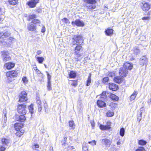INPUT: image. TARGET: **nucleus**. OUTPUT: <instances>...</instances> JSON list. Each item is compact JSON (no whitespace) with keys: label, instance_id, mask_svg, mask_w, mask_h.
Listing matches in <instances>:
<instances>
[{"label":"nucleus","instance_id":"obj_1","mask_svg":"<svg viewBox=\"0 0 151 151\" xmlns=\"http://www.w3.org/2000/svg\"><path fill=\"white\" fill-rule=\"evenodd\" d=\"M18 75V73L17 71L12 70L7 72L6 73V76L7 78V80L9 82H12L13 78L16 77Z\"/></svg>","mask_w":151,"mask_h":151},{"label":"nucleus","instance_id":"obj_2","mask_svg":"<svg viewBox=\"0 0 151 151\" xmlns=\"http://www.w3.org/2000/svg\"><path fill=\"white\" fill-rule=\"evenodd\" d=\"M26 105L25 104H19L17 108V111L20 114H25L27 112Z\"/></svg>","mask_w":151,"mask_h":151},{"label":"nucleus","instance_id":"obj_3","mask_svg":"<svg viewBox=\"0 0 151 151\" xmlns=\"http://www.w3.org/2000/svg\"><path fill=\"white\" fill-rule=\"evenodd\" d=\"M73 39L74 40V44H75V42L78 44H81L83 42V39L81 35H75L73 37Z\"/></svg>","mask_w":151,"mask_h":151},{"label":"nucleus","instance_id":"obj_4","mask_svg":"<svg viewBox=\"0 0 151 151\" xmlns=\"http://www.w3.org/2000/svg\"><path fill=\"white\" fill-rule=\"evenodd\" d=\"M84 2L88 4L92 5H87L86 7L89 9H94L96 7V6L93 5L96 3V0H84Z\"/></svg>","mask_w":151,"mask_h":151},{"label":"nucleus","instance_id":"obj_5","mask_svg":"<svg viewBox=\"0 0 151 151\" xmlns=\"http://www.w3.org/2000/svg\"><path fill=\"white\" fill-rule=\"evenodd\" d=\"M27 95V93L25 91H22L19 94V101L22 102L26 101L28 99Z\"/></svg>","mask_w":151,"mask_h":151},{"label":"nucleus","instance_id":"obj_6","mask_svg":"<svg viewBox=\"0 0 151 151\" xmlns=\"http://www.w3.org/2000/svg\"><path fill=\"white\" fill-rule=\"evenodd\" d=\"M10 35V33L8 31L4 33H0V44H3L4 40L1 38H6L9 37Z\"/></svg>","mask_w":151,"mask_h":151},{"label":"nucleus","instance_id":"obj_7","mask_svg":"<svg viewBox=\"0 0 151 151\" xmlns=\"http://www.w3.org/2000/svg\"><path fill=\"white\" fill-rule=\"evenodd\" d=\"M148 62V59L145 56H142L141 57L139 61V64L142 66H143L145 65L146 66L147 65Z\"/></svg>","mask_w":151,"mask_h":151},{"label":"nucleus","instance_id":"obj_8","mask_svg":"<svg viewBox=\"0 0 151 151\" xmlns=\"http://www.w3.org/2000/svg\"><path fill=\"white\" fill-rule=\"evenodd\" d=\"M71 24L73 26L76 25L78 27H83L84 25L83 22L79 19L76 20L74 22H72Z\"/></svg>","mask_w":151,"mask_h":151},{"label":"nucleus","instance_id":"obj_9","mask_svg":"<svg viewBox=\"0 0 151 151\" xmlns=\"http://www.w3.org/2000/svg\"><path fill=\"white\" fill-rule=\"evenodd\" d=\"M128 70L123 66L121 67L119 70V73L120 76L122 77L127 76Z\"/></svg>","mask_w":151,"mask_h":151},{"label":"nucleus","instance_id":"obj_10","mask_svg":"<svg viewBox=\"0 0 151 151\" xmlns=\"http://www.w3.org/2000/svg\"><path fill=\"white\" fill-rule=\"evenodd\" d=\"M102 143L106 147H110L111 143V142L110 139L105 138L102 139Z\"/></svg>","mask_w":151,"mask_h":151},{"label":"nucleus","instance_id":"obj_11","mask_svg":"<svg viewBox=\"0 0 151 151\" xmlns=\"http://www.w3.org/2000/svg\"><path fill=\"white\" fill-rule=\"evenodd\" d=\"M39 0H30L27 2V4L30 7H34L39 2Z\"/></svg>","mask_w":151,"mask_h":151},{"label":"nucleus","instance_id":"obj_12","mask_svg":"<svg viewBox=\"0 0 151 151\" xmlns=\"http://www.w3.org/2000/svg\"><path fill=\"white\" fill-rule=\"evenodd\" d=\"M2 56L4 61L6 62L10 60L11 58L9 53L6 52H2Z\"/></svg>","mask_w":151,"mask_h":151},{"label":"nucleus","instance_id":"obj_13","mask_svg":"<svg viewBox=\"0 0 151 151\" xmlns=\"http://www.w3.org/2000/svg\"><path fill=\"white\" fill-rule=\"evenodd\" d=\"M111 123L110 122H107V124L106 125H104L101 124L100 125V129L102 130H108L111 128L110 126L111 125Z\"/></svg>","mask_w":151,"mask_h":151},{"label":"nucleus","instance_id":"obj_14","mask_svg":"<svg viewBox=\"0 0 151 151\" xmlns=\"http://www.w3.org/2000/svg\"><path fill=\"white\" fill-rule=\"evenodd\" d=\"M142 8L144 11H148L150 8V6L147 3H145V2L142 3Z\"/></svg>","mask_w":151,"mask_h":151},{"label":"nucleus","instance_id":"obj_15","mask_svg":"<svg viewBox=\"0 0 151 151\" xmlns=\"http://www.w3.org/2000/svg\"><path fill=\"white\" fill-rule=\"evenodd\" d=\"M1 143L3 145L7 147L10 143V140L8 139L3 138L1 139Z\"/></svg>","mask_w":151,"mask_h":151},{"label":"nucleus","instance_id":"obj_16","mask_svg":"<svg viewBox=\"0 0 151 151\" xmlns=\"http://www.w3.org/2000/svg\"><path fill=\"white\" fill-rule=\"evenodd\" d=\"M114 80L116 83L120 84L123 81L124 78L121 76H118L114 77Z\"/></svg>","mask_w":151,"mask_h":151},{"label":"nucleus","instance_id":"obj_17","mask_svg":"<svg viewBox=\"0 0 151 151\" xmlns=\"http://www.w3.org/2000/svg\"><path fill=\"white\" fill-rule=\"evenodd\" d=\"M102 99L98 100L97 101V104L100 108H103L106 106V104Z\"/></svg>","mask_w":151,"mask_h":151},{"label":"nucleus","instance_id":"obj_18","mask_svg":"<svg viewBox=\"0 0 151 151\" xmlns=\"http://www.w3.org/2000/svg\"><path fill=\"white\" fill-rule=\"evenodd\" d=\"M23 125L22 123H16L14 125V128L17 131H19L23 127Z\"/></svg>","mask_w":151,"mask_h":151},{"label":"nucleus","instance_id":"obj_19","mask_svg":"<svg viewBox=\"0 0 151 151\" xmlns=\"http://www.w3.org/2000/svg\"><path fill=\"white\" fill-rule=\"evenodd\" d=\"M15 65L14 63L8 62L4 64V67L8 69H10L13 68Z\"/></svg>","mask_w":151,"mask_h":151},{"label":"nucleus","instance_id":"obj_20","mask_svg":"<svg viewBox=\"0 0 151 151\" xmlns=\"http://www.w3.org/2000/svg\"><path fill=\"white\" fill-rule=\"evenodd\" d=\"M127 70H131L133 68V65L132 63H130L127 62H126L123 66Z\"/></svg>","mask_w":151,"mask_h":151},{"label":"nucleus","instance_id":"obj_21","mask_svg":"<svg viewBox=\"0 0 151 151\" xmlns=\"http://www.w3.org/2000/svg\"><path fill=\"white\" fill-rule=\"evenodd\" d=\"M109 88L113 91H115L118 89V86L115 84L112 83H109Z\"/></svg>","mask_w":151,"mask_h":151},{"label":"nucleus","instance_id":"obj_22","mask_svg":"<svg viewBox=\"0 0 151 151\" xmlns=\"http://www.w3.org/2000/svg\"><path fill=\"white\" fill-rule=\"evenodd\" d=\"M27 28L28 30L31 31H35L36 29V27L35 26L32 24H29L28 25Z\"/></svg>","mask_w":151,"mask_h":151},{"label":"nucleus","instance_id":"obj_23","mask_svg":"<svg viewBox=\"0 0 151 151\" xmlns=\"http://www.w3.org/2000/svg\"><path fill=\"white\" fill-rule=\"evenodd\" d=\"M82 49L81 44H77L74 50V52L80 53V52Z\"/></svg>","mask_w":151,"mask_h":151},{"label":"nucleus","instance_id":"obj_24","mask_svg":"<svg viewBox=\"0 0 151 151\" xmlns=\"http://www.w3.org/2000/svg\"><path fill=\"white\" fill-rule=\"evenodd\" d=\"M75 56L74 59L76 60H80V57L82 55V54L81 53L74 52Z\"/></svg>","mask_w":151,"mask_h":151},{"label":"nucleus","instance_id":"obj_25","mask_svg":"<svg viewBox=\"0 0 151 151\" xmlns=\"http://www.w3.org/2000/svg\"><path fill=\"white\" fill-rule=\"evenodd\" d=\"M132 51L134 52V54L135 55H137V54H139L140 52L139 47L137 46L134 47Z\"/></svg>","mask_w":151,"mask_h":151},{"label":"nucleus","instance_id":"obj_26","mask_svg":"<svg viewBox=\"0 0 151 151\" xmlns=\"http://www.w3.org/2000/svg\"><path fill=\"white\" fill-rule=\"evenodd\" d=\"M137 94L138 93L136 91H134L133 92L130 97V100L131 101H132L135 99Z\"/></svg>","mask_w":151,"mask_h":151},{"label":"nucleus","instance_id":"obj_27","mask_svg":"<svg viewBox=\"0 0 151 151\" xmlns=\"http://www.w3.org/2000/svg\"><path fill=\"white\" fill-rule=\"evenodd\" d=\"M69 123L70 127V129L71 130H73L75 128V124L73 121V120L70 121Z\"/></svg>","mask_w":151,"mask_h":151},{"label":"nucleus","instance_id":"obj_28","mask_svg":"<svg viewBox=\"0 0 151 151\" xmlns=\"http://www.w3.org/2000/svg\"><path fill=\"white\" fill-rule=\"evenodd\" d=\"M91 73H90L89 74L88 76V77L87 80L86 81V86H90V83L91 81Z\"/></svg>","mask_w":151,"mask_h":151},{"label":"nucleus","instance_id":"obj_29","mask_svg":"<svg viewBox=\"0 0 151 151\" xmlns=\"http://www.w3.org/2000/svg\"><path fill=\"white\" fill-rule=\"evenodd\" d=\"M110 97L111 99L114 101H117L119 99L118 96L114 94H111L110 95Z\"/></svg>","mask_w":151,"mask_h":151},{"label":"nucleus","instance_id":"obj_30","mask_svg":"<svg viewBox=\"0 0 151 151\" xmlns=\"http://www.w3.org/2000/svg\"><path fill=\"white\" fill-rule=\"evenodd\" d=\"M106 35L108 36L111 35L113 33V30L112 29H107L105 31Z\"/></svg>","mask_w":151,"mask_h":151},{"label":"nucleus","instance_id":"obj_31","mask_svg":"<svg viewBox=\"0 0 151 151\" xmlns=\"http://www.w3.org/2000/svg\"><path fill=\"white\" fill-rule=\"evenodd\" d=\"M76 76V73L75 71H71L69 74V76L70 78H74Z\"/></svg>","mask_w":151,"mask_h":151},{"label":"nucleus","instance_id":"obj_32","mask_svg":"<svg viewBox=\"0 0 151 151\" xmlns=\"http://www.w3.org/2000/svg\"><path fill=\"white\" fill-rule=\"evenodd\" d=\"M106 92L105 91L103 92L102 93L101 95V97L100 99H102V100H104L106 98Z\"/></svg>","mask_w":151,"mask_h":151},{"label":"nucleus","instance_id":"obj_33","mask_svg":"<svg viewBox=\"0 0 151 151\" xmlns=\"http://www.w3.org/2000/svg\"><path fill=\"white\" fill-rule=\"evenodd\" d=\"M35 58L40 63H42L44 60V58L42 57H38L36 56Z\"/></svg>","mask_w":151,"mask_h":151},{"label":"nucleus","instance_id":"obj_34","mask_svg":"<svg viewBox=\"0 0 151 151\" xmlns=\"http://www.w3.org/2000/svg\"><path fill=\"white\" fill-rule=\"evenodd\" d=\"M17 1V0H9V4L12 5H16Z\"/></svg>","mask_w":151,"mask_h":151},{"label":"nucleus","instance_id":"obj_35","mask_svg":"<svg viewBox=\"0 0 151 151\" xmlns=\"http://www.w3.org/2000/svg\"><path fill=\"white\" fill-rule=\"evenodd\" d=\"M106 115L108 117H110L114 115V113L112 111H109L107 112Z\"/></svg>","mask_w":151,"mask_h":151},{"label":"nucleus","instance_id":"obj_36","mask_svg":"<svg viewBox=\"0 0 151 151\" xmlns=\"http://www.w3.org/2000/svg\"><path fill=\"white\" fill-rule=\"evenodd\" d=\"M24 114H22L20 116V122H23L24 121L26 118L25 116H24Z\"/></svg>","mask_w":151,"mask_h":151},{"label":"nucleus","instance_id":"obj_37","mask_svg":"<svg viewBox=\"0 0 151 151\" xmlns=\"http://www.w3.org/2000/svg\"><path fill=\"white\" fill-rule=\"evenodd\" d=\"M125 130L124 129L122 128L120 129V134L122 137H123L124 134Z\"/></svg>","mask_w":151,"mask_h":151},{"label":"nucleus","instance_id":"obj_38","mask_svg":"<svg viewBox=\"0 0 151 151\" xmlns=\"http://www.w3.org/2000/svg\"><path fill=\"white\" fill-rule=\"evenodd\" d=\"M147 143V142L144 140H140L139 141V144L143 145H146Z\"/></svg>","mask_w":151,"mask_h":151},{"label":"nucleus","instance_id":"obj_39","mask_svg":"<svg viewBox=\"0 0 151 151\" xmlns=\"http://www.w3.org/2000/svg\"><path fill=\"white\" fill-rule=\"evenodd\" d=\"M7 147L3 145H0V151H4Z\"/></svg>","mask_w":151,"mask_h":151},{"label":"nucleus","instance_id":"obj_40","mask_svg":"<svg viewBox=\"0 0 151 151\" xmlns=\"http://www.w3.org/2000/svg\"><path fill=\"white\" fill-rule=\"evenodd\" d=\"M62 22H64L66 24H69L70 22L69 20L66 18H64L62 19Z\"/></svg>","mask_w":151,"mask_h":151},{"label":"nucleus","instance_id":"obj_41","mask_svg":"<svg viewBox=\"0 0 151 151\" xmlns=\"http://www.w3.org/2000/svg\"><path fill=\"white\" fill-rule=\"evenodd\" d=\"M70 81L71 82L70 83L72 85L75 86L77 85V82L76 81L72 80Z\"/></svg>","mask_w":151,"mask_h":151},{"label":"nucleus","instance_id":"obj_42","mask_svg":"<svg viewBox=\"0 0 151 151\" xmlns=\"http://www.w3.org/2000/svg\"><path fill=\"white\" fill-rule=\"evenodd\" d=\"M31 22L34 24H36L40 23V22L38 19H34L32 20Z\"/></svg>","mask_w":151,"mask_h":151},{"label":"nucleus","instance_id":"obj_43","mask_svg":"<svg viewBox=\"0 0 151 151\" xmlns=\"http://www.w3.org/2000/svg\"><path fill=\"white\" fill-rule=\"evenodd\" d=\"M36 17V15L35 14H32V15H30L29 16V20L30 19H34Z\"/></svg>","mask_w":151,"mask_h":151},{"label":"nucleus","instance_id":"obj_44","mask_svg":"<svg viewBox=\"0 0 151 151\" xmlns=\"http://www.w3.org/2000/svg\"><path fill=\"white\" fill-rule=\"evenodd\" d=\"M73 149L74 148L73 146H69L67 148L65 149V151H70V150H73Z\"/></svg>","mask_w":151,"mask_h":151},{"label":"nucleus","instance_id":"obj_45","mask_svg":"<svg viewBox=\"0 0 151 151\" xmlns=\"http://www.w3.org/2000/svg\"><path fill=\"white\" fill-rule=\"evenodd\" d=\"M51 85V82L49 81L47 82V89L49 91L50 90L52 89Z\"/></svg>","mask_w":151,"mask_h":151},{"label":"nucleus","instance_id":"obj_46","mask_svg":"<svg viewBox=\"0 0 151 151\" xmlns=\"http://www.w3.org/2000/svg\"><path fill=\"white\" fill-rule=\"evenodd\" d=\"M37 74L40 75V76H41L42 78L44 77L43 75L41 73L40 71L38 69L36 71Z\"/></svg>","mask_w":151,"mask_h":151},{"label":"nucleus","instance_id":"obj_47","mask_svg":"<svg viewBox=\"0 0 151 151\" xmlns=\"http://www.w3.org/2000/svg\"><path fill=\"white\" fill-rule=\"evenodd\" d=\"M109 81V78L108 77H106L103 79V82L104 83H105L108 82Z\"/></svg>","mask_w":151,"mask_h":151},{"label":"nucleus","instance_id":"obj_48","mask_svg":"<svg viewBox=\"0 0 151 151\" xmlns=\"http://www.w3.org/2000/svg\"><path fill=\"white\" fill-rule=\"evenodd\" d=\"M9 44H10L12 42H13L15 40V39L12 37H10L9 39Z\"/></svg>","mask_w":151,"mask_h":151},{"label":"nucleus","instance_id":"obj_49","mask_svg":"<svg viewBox=\"0 0 151 151\" xmlns=\"http://www.w3.org/2000/svg\"><path fill=\"white\" fill-rule=\"evenodd\" d=\"M29 109V111L30 112H31L32 113V111L33 109V106L31 104L28 107Z\"/></svg>","mask_w":151,"mask_h":151},{"label":"nucleus","instance_id":"obj_50","mask_svg":"<svg viewBox=\"0 0 151 151\" xmlns=\"http://www.w3.org/2000/svg\"><path fill=\"white\" fill-rule=\"evenodd\" d=\"M39 147V145L37 144H35L33 145L32 146V148L33 149H35L36 148H38Z\"/></svg>","mask_w":151,"mask_h":151},{"label":"nucleus","instance_id":"obj_51","mask_svg":"<svg viewBox=\"0 0 151 151\" xmlns=\"http://www.w3.org/2000/svg\"><path fill=\"white\" fill-rule=\"evenodd\" d=\"M136 151H145L144 147H142L137 149Z\"/></svg>","mask_w":151,"mask_h":151},{"label":"nucleus","instance_id":"obj_52","mask_svg":"<svg viewBox=\"0 0 151 151\" xmlns=\"http://www.w3.org/2000/svg\"><path fill=\"white\" fill-rule=\"evenodd\" d=\"M47 73L48 82H51V76L47 72Z\"/></svg>","mask_w":151,"mask_h":151},{"label":"nucleus","instance_id":"obj_53","mask_svg":"<svg viewBox=\"0 0 151 151\" xmlns=\"http://www.w3.org/2000/svg\"><path fill=\"white\" fill-rule=\"evenodd\" d=\"M38 111L39 112H40L42 109V106L41 104L38 105Z\"/></svg>","mask_w":151,"mask_h":151},{"label":"nucleus","instance_id":"obj_54","mask_svg":"<svg viewBox=\"0 0 151 151\" xmlns=\"http://www.w3.org/2000/svg\"><path fill=\"white\" fill-rule=\"evenodd\" d=\"M88 143L92 145H96V142L95 140L88 142Z\"/></svg>","mask_w":151,"mask_h":151},{"label":"nucleus","instance_id":"obj_55","mask_svg":"<svg viewBox=\"0 0 151 151\" xmlns=\"http://www.w3.org/2000/svg\"><path fill=\"white\" fill-rule=\"evenodd\" d=\"M22 80L24 83H26L28 81L27 78L26 77L23 78L22 79Z\"/></svg>","mask_w":151,"mask_h":151},{"label":"nucleus","instance_id":"obj_56","mask_svg":"<svg viewBox=\"0 0 151 151\" xmlns=\"http://www.w3.org/2000/svg\"><path fill=\"white\" fill-rule=\"evenodd\" d=\"M20 116L16 115L15 116V119L17 121H19L20 122Z\"/></svg>","mask_w":151,"mask_h":151},{"label":"nucleus","instance_id":"obj_57","mask_svg":"<svg viewBox=\"0 0 151 151\" xmlns=\"http://www.w3.org/2000/svg\"><path fill=\"white\" fill-rule=\"evenodd\" d=\"M83 151H88V148L86 146H83Z\"/></svg>","mask_w":151,"mask_h":151},{"label":"nucleus","instance_id":"obj_58","mask_svg":"<svg viewBox=\"0 0 151 151\" xmlns=\"http://www.w3.org/2000/svg\"><path fill=\"white\" fill-rule=\"evenodd\" d=\"M150 19V17H142V20H148Z\"/></svg>","mask_w":151,"mask_h":151},{"label":"nucleus","instance_id":"obj_59","mask_svg":"<svg viewBox=\"0 0 151 151\" xmlns=\"http://www.w3.org/2000/svg\"><path fill=\"white\" fill-rule=\"evenodd\" d=\"M67 138L66 137H64V138H63V141H62V145H64V144H65V142H66V140H67Z\"/></svg>","mask_w":151,"mask_h":151},{"label":"nucleus","instance_id":"obj_60","mask_svg":"<svg viewBox=\"0 0 151 151\" xmlns=\"http://www.w3.org/2000/svg\"><path fill=\"white\" fill-rule=\"evenodd\" d=\"M45 31V29L44 26H43L42 27V29H41V32L42 33H44Z\"/></svg>","mask_w":151,"mask_h":151},{"label":"nucleus","instance_id":"obj_61","mask_svg":"<svg viewBox=\"0 0 151 151\" xmlns=\"http://www.w3.org/2000/svg\"><path fill=\"white\" fill-rule=\"evenodd\" d=\"M121 142V141H120V139H119V140L117 142V145H120Z\"/></svg>","mask_w":151,"mask_h":151},{"label":"nucleus","instance_id":"obj_62","mask_svg":"<svg viewBox=\"0 0 151 151\" xmlns=\"http://www.w3.org/2000/svg\"><path fill=\"white\" fill-rule=\"evenodd\" d=\"M141 116H139L138 117V120L139 121V122L140 121V120L141 119Z\"/></svg>","mask_w":151,"mask_h":151},{"label":"nucleus","instance_id":"obj_63","mask_svg":"<svg viewBox=\"0 0 151 151\" xmlns=\"http://www.w3.org/2000/svg\"><path fill=\"white\" fill-rule=\"evenodd\" d=\"M42 52L41 50H39L38 51H37V54H38V55H40V54H41Z\"/></svg>","mask_w":151,"mask_h":151},{"label":"nucleus","instance_id":"obj_64","mask_svg":"<svg viewBox=\"0 0 151 151\" xmlns=\"http://www.w3.org/2000/svg\"><path fill=\"white\" fill-rule=\"evenodd\" d=\"M37 103L38 105L41 104V101H37Z\"/></svg>","mask_w":151,"mask_h":151}]
</instances>
